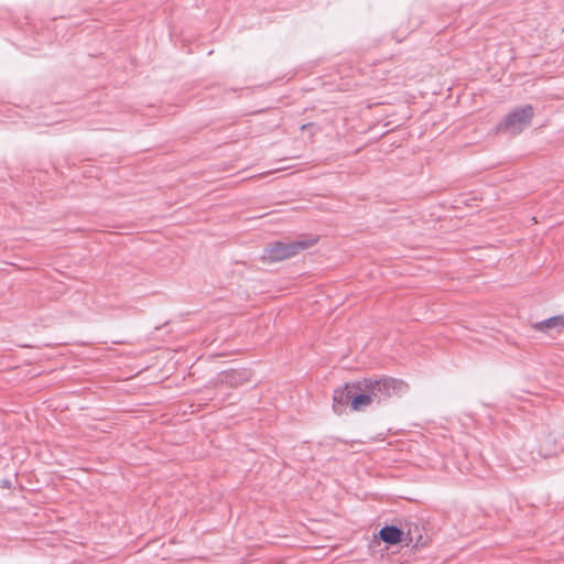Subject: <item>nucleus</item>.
Here are the masks:
<instances>
[{"instance_id": "1", "label": "nucleus", "mask_w": 564, "mask_h": 564, "mask_svg": "<svg viewBox=\"0 0 564 564\" xmlns=\"http://www.w3.org/2000/svg\"><path fill=\"white\" fill-rule=\"evenodd\" d=\"M362 384L368 388L376 404H381L393 397H401L409 390V386L401 379L392 377L366 378Z\"/></svg>"}, {"instance_id": "2", "label": "nucleus", "mask_w": 564, "mask_h": 564, "mask_svg": "<svg viewBox=\"0 0 564 564\" xmlns=\"http://www.w3.org/2000/svg\"><path fill=\"white\" fill-rule=\"evenodd\" d=\"M315 240H297L290 242H281L276 241L274 243L269 245L264 250L262 258L265 261H282L294 257L301 250H305L311 247Z\"/></svg>"}, {"instance_id": "3", "label": "nucleus", "mask_w": 564, "mask_h": 564, "mask_svg": "<svg viewBox=\"0 0 564 564\" xmlns=\"http://www.w3.org/2000/svg\"><path fill=\"white\" fill-rule=\"evenodd\" d=\"M532 118L533 109L531 106L517 108L508 113L505 119L497 126V132L517 135L530 124Z\"/></svg>"}, {"instance_id": "4", "label": "nucleus", "mask_w": 564, "mask_h": 564, "mask_svg": "<svg viewBox=\"0 0 564 564\" xmlns=\"http://www.w3.org/2000/svg\"><path fill=\"white\" fill-rule=\"evenodd\" d=\"M352 388L355 390L352 400H351V410L356 412H360L366 410L372 404H376L372 395L368 393V388L362 384L361 381H357L352 383Z\"/></svg>"}, {"instance_id": "5", "label": "nucleus", "mask_w": 564, "mask_h": 564, "mask_svg": "<svg viewBox=\"0 0 564 564\" xmlns=\"http://www.w3.org/2000/svg\"><path fill=\"white\" fill-rule=\"evenodd\" d=\"M251 372L248 369H232L219 375V382L230 387H239L250 381Z\"/></svg>"}, {"instance_id": "6", "label": "nucleus", "mask_w": 564, "mask_h": 564, "mask_svg": "<svg viewBox=\"0 0 564 564\" xmlns=\"http://www.w3.org/2000/svg\"><path fill=\"white\" fill-rule=\"evenodd\" d=\"M354 392L355 390L352 388V384H346L334 391L333 408L335 412L339 413L341 409L348 404L351 406Z\"/></svg>"}, {"instance_id": "7", "label": "nucleus", "mask_w": 564, "mask_h": 564, "mask_svg": "<svg viewBox=\"0 0 564 564\" xmlns=\"http://www.w3.org/2000/svg\"><path fill=\"white\" fill-rule=\"evenodd\" d=\"M533 327L540 332H547L551 329H557L558 332H562L564 329V315H556L542 322H538L533 325Z\"/></svg>"}, {"instance_id": "8", "label": "nucleus", "mask_w": 564, "mask_h": 564, "mask_svg": "<svg viewBox=\"0 0 564 564\" xmlns=\"http://www.w3.org/2000/svg\"><path fill=\"white\" fill-rule=\"evenodd\" d=\"M402 531L394 525H386L379 532L381 540L389 544L399 543L402 539Z\"/></svg>"}, {"instance_id": "9", "label": "nucleus", "mask_w": 564, "mask_h": 564, "mask_svg": "<svg viewBox=\"0 0 564 564\" xmlns=\"http://www.w3.org/2000/svg\"><path fill=\"white\" fill-rule=\"evenodd\" d=\"M541 454H542L543 456H550V455H551V453H550V452H544V451H543V448H541Z\"/></svg>"}]
</instances>
